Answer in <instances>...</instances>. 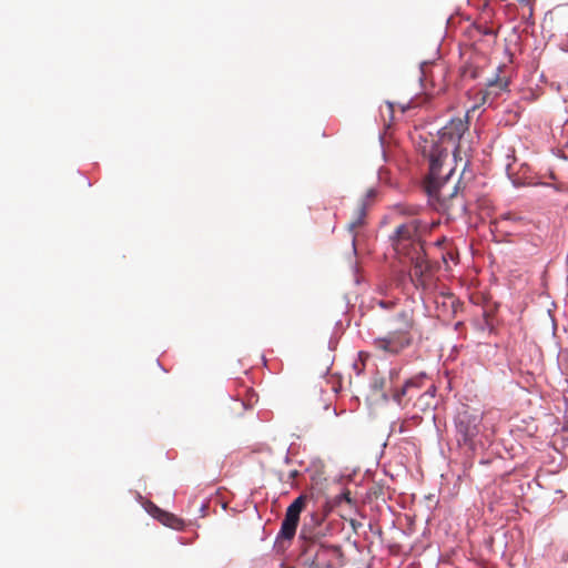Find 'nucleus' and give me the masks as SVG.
Segmentation results:
<instances>
[{
    "instance_id": "obj_13",
    "label": "nucleus",
    "mask_w": 568,
    "mask_h": 568,
    "mask_svg": "<svg viewBox=\"0 0 568 568\" xmlns=\"http://www.w3.org/2000/svg\"><path fill=\"white\" fill-rule=\"evenodd\" d=\"M396 210L403 215L414 216L418 213L419 207L416 205L398 204Z\"/></svg>"
},
{
    "instance_id": "obj_9",
    "label": "nucleus",
    "mask_w": 568,
    "mask_h": 568,
    "mask_svg": "<svg viewBox=\"0 0 568 568\" xmlns=\"http://www.w3.org/2000/svg\"><path fill=\"white\" fill-rule=\"evenodd\" d=\"M148 511L156 518L159 521H161L163 525L173 528V529H181L183 527V520L178 518L175 515L170 514L168 511H164L160 509L154 504H150L148 507Z\"/></svg>"
},
{
    "instance_id": "obj_17",
    "label": "nucleus",
    "mask_w": 568,
    "mask_h": 568,
    "mask_svg": "<svg viewBox=\"0 0 568 568\" xmlns=\"http://www.w3.org/2000/svg\"><path fill=\"white\" fill-rule=\"evenodd\" d=\"M312 520L315 523V525H320L322 518L318 515L313 514Z\"/></svg>"
},
{
    "instance_id": "obj_4",
    "label": "nucleus",
    "mask_w": 568,
    "mask_h": 568,
    "mask_svg": "<svg viewBox=\"0 0 568 568\" xmlns=\"http://www.w3.org/2000/svg\"><path fill=\"white\" fill-rule=\"evenodd\" d=\"M468 118L465 119L456 118L452 119L444 128L440 130V140L443 142H455L457 144L453 151V159L456 163H462V169L465 171L471 158L473 148L470 142L465 139V133L468 130Z\"/></svg>"
},
{
    "instance_id": "obj_1",
    "label": "nucleus",
    "mask_w": 568,
    "mask_h": 568,
    "mask_svg": "<svg viewBox=\"0 0 568 568\" xmlns=\"http://www.w3.org/2000/svg\"><path fill=\"white\" fill-rule=\"evenodd\" d=\"M448 152L440 145H433L429 153V173L425 180V190L430 199L432 205L438 210L454 215L457 211L463 212L465 204L457 196L460 183V176H455L456 169L462 168V163L450 166L446 161Z\"/></svg>"
},
{
    "instance_id": "obj_5",
    "label": "nucleus",
    "mask_w": 568,
    "mask_h": 568,
    "mask_svg": "<svg viewBox=\"0 0 568 568\" xmlns=\"http://www.w3.org/2000/svg\"><path fill=\"white\" fill-rule=\"evenodd\" d=\"M483 415L462 410L455 418L457 440L459 444L474 448L478 437L483 434Z\"/></svg>"
},
{
    "instance_id": "obj_22",
    "label": "nucleus",
    "mask_w": 568,
    "mask_h": 568,
    "mask_svg": "<svg viewBox=\"0 0 568 568\" xmlns=\"http://www.w3.org/2000/svg\"><path fill=\"white\" fill-rule=\"evenodd\" d=\"M442 242H445V239H442V241H438L437 244H442Z\"/></svg>"
},
{
    "instance_id": "obj_7",
    "label": "nucleus",
    "mask_w": 568,
    "mask_h": 568,
    "mask_svg": "<svg viewBox=\"0 0 568 568\" xmlns=\"http://www.w3.org/2000/svg\"><path fill=\"white\" fill-rule=\"evenodd\" d=\"M375 196L376 191L374 189H368L366 193L357 201L347 224V230L353 234V241L355 240L358 231L366 224L367 211L372 205Z\"/></svg>"
},
{
    "instance_id": "obj_14",
    "label": "nucleus",
    "mask_w": 568,
    "mask_h": 568,
    "mask_svg": "<svg viewBox=\"0 0 568 568\" xmlns=\"http://www.w3.org/2000/svg\"><path fill=\"white\" fill-rule=\"evenodd\" d=\"M257 402V395L254 390H247V397L242 400V405L247 408Z\"/></svg>"
},
{
    "instance_id": "obj_3",
    "label": "nucleus",
    "mask_w": 568,
    "mask_h": 568,
    "mask_svg": "<svg viewBox=\"0 0 568 568\" xmlns=\"http://www.w3.org/2000/svg\"><path fill=\"white\" fill-rule=\"evenodd\" d=\"M389 331L385 336L373 341L376 349L389 355H398L413 344L414 335L417 333V324L414 311L402 310L388 321Z\"/></svg>"
},
{
    "instance_id": "obj_2",
    "label": "nucleus",
    "mask_w": 568,
    "mask_h": 568,
    "mask_svg": "<svg viewBox=\"0 0 568 568\" xmlns=\"http://www.w3.org/2000/svg\"><path fill=\"white\" fill-rule=\"evenodd\" d=\"M428 225L418 219H412L398 225L390 236L393 247L399 256L407 257L412 263L409 280L416 288L426 290L432 280L430 266L425 258L422 236Z\"/></svg>"
},
{
    "instance_id": "obj_20",
    "label": "nucleus",
    "mask_w": 568,
    "mask_h": 568,
    "mask_svg": "<svg viewBox=\"0 0 568 568\" xmlns=\"http://www.w3.org/2000/svg\"><path fill=\"white\" fill-rule=\"evenodd\" d=\"M483 33L484 34H493V31L490 29H484Z\"/></svg>"
},
{
    "instance_id": "obj_21",
    "label": "nucleus",
    "mask_w": 568,
    "mask_h": 568,
    "mask_svg": "<svg viewBox=\"0 0 568 568\" xmlns=\"http://www.w3.org/2000/svg\"><path fill=\"white\" fill-rule=\"evenodd\" d=\"M348 495H349L348 493H347V494H345V495H344V498L349 503V501H351V498H349V496H348Z\"/></svg>"
},
{
    "instance_id": "obj_16",
    "label": "nucleus",
    "mask_w": 568,
    "mask_h": 568,
    "mask_svg": "<svg viewBox=\"0 0 568 568\" xmlns=\"http://www.w3.org/2000/svg\"><path fill=\"white\" fill-rule=\"evenodd\" d=\"M425 397H429V398H432V399H433V398H434V392H433V393H430L429 390L425 392V393L420 396V398H419V399H423V398H425Z\"/></svg>"
},
{
    "instance_id": "obj_19",
    "label": "nucleus",
    "mask_w": 568,
    "mask_h": 568,
    "mask_svg": "<svg viewBox=\"0 0 568 568\" xmlns=\"http://www.w3.org/2000/svg\"><path fill=\"white\" fill-rule=\"evenodd\" d=\"M520 4L528 6L530 0H517Z\"/></svg>"
},
{
    "instance_id": "obj_8",
    "label": "nucleus",
    "mask_w": 568,
    "mask_h": 568,
    "mask_svg": "<svg viewBox=\"0 0 568 568\" xmlns=\"http://www.w3.org/2000/svg\"><path fill=\"white\" fill-rule=\"evenodd\" d=\"M344 564V552L339 546L321 545L314 555L312 568H337Z\"/></svg>"
},
{
    "instance_id": "obj_10",
    "label": "nucleus",
    "mask_w": 568,
    "mask_h": 568,
    "mask_svg": "<svg viewBox=\"0 0 568 568\" xmlns=\"http://www.w3.org/2000/svg\"><path fill=\"white\" fill-rule=\"evenodd\" d=\"M442 298V305L445 307V310L442 313H439L438 316H455L457 313V308L459 306V301L453 294L443 295Z\"/></svg>"
},
{
    "instance_id": "obj_15",
    "label": "nucleus",
    "mask_w": 568,
    "mask_h": 568,
    "mask_svg": "<svg viewBox=\"0 0 568 568\" xmlns=\"http://www.w3.org/2000/svg\"><path fill=\"white\" fill-rule=\"evenodd\" d=\"M426 67H427V64L424 63V64H422V68H420V73H422L420 81H422V83L426 80V70H425Z\"/></svg>"
},
{
    "instance_id": "obj_6",
    "label": "nucleus",
    "mask_w": 568,
    "mask_h": 568,
    "mask_svg": "<svg viewBox=\"0 0 568 568\" xmlns=\"http://www.w3.org/2000/svg\"><path fill=\"white\" fill-rule=\"evenodd\" d=\"M308 497L300 495L286 509L285 517L282 521L281 529L277 535L280 541H291L300 523V515L306 506Z\"/></svg>"
},
{
    "instance_id": "obj_12",
    "label": "nucleus",
    "mask_w": 568,
    "mask_h": 568,
    "mask_svg": "<svg viewBox=\"0 0 568 568\" xmlns=\"http://www.w3.org/2000/svg\"><path fill=\"white\" fill-rule=\"evenodd\" d=\"M508 79L496 75L494 79L488 80L487 88L488 90L494 91L497 95L499 92L506 91L508 89Z\"/></svg>"
},
{
    "instance_id": "obj_23",
    "label": "nucleus",
    "mask_w": 568,
    "mask_h": 568,
    "mask_svg": "<svg viewBox=\"0 0 568 568\" xmlns=\"http://www.w3.org/2000/svg\"><path fill=\"white\" fill-rule=\"evenodd\" d=\"M442 242H445V239H442V241H438L437 244H442Z\"/></svg>"
},
{
    "instance_id": "obj_18",
    "label": "nucleus",
    "mask_w": 568,
    "mask_h": 568,
    "mask_svg": "<svg viewBox=\"0 0 568 568\" xmlns=\"http://www.w3.org/2000/svg\"><path fill=\"white\" fill-rule=\"evenodd\" d=\"M405 277H406V274H405L404 272H400V273L398 274V282L404 281V280H405Z\"/></svg>"
},
{
    "instance_id": "obj_11",
    "label": "nucleus",
    "mask_w": 568,
    "mask_h": 568,
    "mask_svg": "<svg viewBox=\"0 0 568 568\" xmlns=\"http://www.w3.org/2000/svg\"><path fill=\"white\" fill-rule=\"evenodd\" d=\"M424 379H425V375H420V376L414 377L412 379H408L402 387L400 392L395 395V399L398 403H400L402 402L400 397L407 396L412 388L422 387Z\"/></svg>"
}]
</instances>
